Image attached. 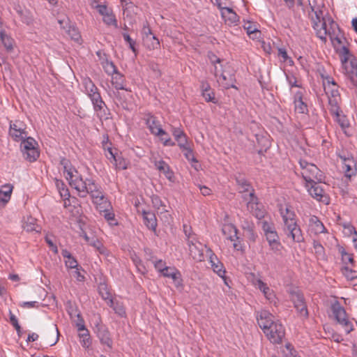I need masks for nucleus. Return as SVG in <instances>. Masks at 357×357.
Instances as JSON below:
<instances>
[{"label": "nucleus", "mask_w": 357, "mask_h": 357, "mask_svg": "<svg viewBox=\"0 0 357 357\" xmlns=\"http://www.w3.org/2000/svg\"><path fill=\"white\" fill-rule=\"evenodd\" d=\"M70 317L73 321L75 324L76 327L79 331L84 330L86 328L84 326V321L79 312H77V310H72L69 312Z\"/></svg>", "instance_id": "nucleus-37"}, {"label": "nucleus", "mask_w": 357, "mask_h": 357, "mask_svg": "<svg viewBox=\"0 0 357 357\" xmlns=\"http://www.w3.org/2000/svg\"><path fill=\"white\" fill-rule=\"evenodd\" d=\"M294 102L296 112L300 114H307L308 112L307 105L303 100V93L301 91L296 93Z\"/></svg>", "instance_id": "nucleus-26"}, {"label": "nucleus", "mask_w": 357, "mask_h": 357, "mask_svg": "<svg viewBox=\"0 0 357 357\" xmlns=\"http://www.w3.org/2000/svg\"><path fill=\"white\" fill-rule=\"evenodd\" d=\"M291 301L294 304L298 316L302 319H307L309 317V312L303 293L300 291H292L291 292Z\"/></svg>", "instance_id": "nucleus-9"}, {"label": "nucleus", "mask_w": 357, "mask_h": 357, "mask_svg": "<svg viewBox=\"0 0 357 357\" xmlns=\"http://www.w3.org/2000/svg\"><path fill=\"white\" fill-rule=\"evenodd\" d=\"M180 149L183 152L185 158L190 162H192V166L196 170H198V160L196 159L194 155L193 150L191 146V143H189L185 145L183 147H181Z\"/></svg>", "instance_id": "nucleus-30"}, {"label": "nucleus", "mask_w": 357, "mask_h": 357, "mask_svg": "<svg viewBox=\"0 0 357 357\" xmlns=\"http://www.w3.org/2000/svg\"><path fill=\"white\" fill-rule=\"evenodd\" d=\"M125 79L123 76L117 72L116 74L112 75V84L116 90H124Z\"/></svg>", "instance_id": "nucleus-43"}, {"label": "nucleus", "mask_w": 357, "mask_h": 357, "mask_svg": "<svg viewBox=\"0 0 357 357\" xmlns=\"http://www.w3.org/2000/svg\"><path fill=\"white\" fill-rule=\"evenodd\" d=\"M74 188L79 192L82 197H85L87 194L91 195L94 203L97 204L106 202L101 187L92 178L83 180L82 178H79L75 182Z\"/></svg>", "instance_id": "nucleus-3"}, {"label": "nucleus", "mask_w": 357, "mask_h": 357, "mask_svg": "<svg viewBox=\"0 0 357 357\" xmlns=\"http://www.w3.org/2000/svg\"><path fill=\"white\" fill-rule=\"evenodd\" d=\"M299 163L302 169L301 175L306 184L321 182L323 178L322 173L315 165L302 160H300Z\"/></svg>", "instance_id": "nucleus-4"}, {"label": "nucleus", "mask_w": 357, "mask_h": 357, "mask_svg": "<svg viewBox=\"0 0 357 357\" xmlns=\"http://www.w3.org/2000/svg\"><path fill=\"white\" fill-rule=\"evenodd\" d=\"M122 36L126 41V43L128 45L129 48L132 50V52L136 56L138 53V50L136 47V41L131 38L130 35L128 33H122Z\"/></svg>", "instance_id": "nucleus-49"}, {"label": "nucleus", "mask_w": 357, "mask_h": 357, "mask_svg": "<svg viewBox=\"0 0 357 357\" xmlns=\"http://www.w3.org/2000/svg\"><path fill=\"white\" fill-rule=\"evenodd\" d=\"M116 168L120 169H126L128 168V162L121 155H116L113 160Z\"/></svg>", "instance_id": "nucleus-52"}, {"label": "nucleus", "mask_w": 357, "mask_h": 357, "mask_svg": "<svg viewBox=\"0 0 357 357\" xmlns=\"http://www.w3.org/2000/svg\"><path fill=\"white\" fill-rule=\"evenodd\" d=\"M93 107V109L96 113L97 117L102 121H106L111 118V113L109 109L107 107L105 102L103 101L101 96L92 100H91Z\"/></svg>", "instance_id": "nucleus-12"}, {"label": "nucleus", "mask_w": 357, "mask_h": 357, "mask_svg": "<svg viewBox=\"0 0 357 357\" xmlns=\"http://www.w3.org/2000/svg\"><path fill=\"white\" fill-rule=\"evenodd\" d=\"M143 41L146 47L149 50L158 49L160 41L154 35H148L143 37Z\"/></svg>", "instance_id": "nucleus-39"}, {"label": "nucleus", "mask_w": 357, "mask_h": 357, "mask_svg": "<svg viewBox=\"0 0 357 357\" xmlns=\"http://www.w3.org/2000/svg\"><path fill=\"white\" fill-rule=\"evenodd\" d=\"M104 212V218L109 222V223L112 225H116L118 223L115 220V215L113 212L109 210L105 209L103 211Z\"/></svg>", "instance_id": "nucleus-57"}, {"label": "nucleus", "mask_w": 357, "mask_h": 357, "mask_svg": "<svg viewBox=\"0 0 357 357\" xmlns=\"http://www.w3.org/2000/svg\"><path fill=\"white\" fill-rule=\"evenodd\" d=\"M189 246L190 255L193 259L197 261H202L204 260V252L202 249V244L198 242L194 237L192 239L188 240Z\"/></svg>", "instance_id": "nucleus-18"}, {"label": "nucleus", "mask_w": 357, "mask_h": 357, "mask_svg": "<svg viewBox=\"0 0 357 357\" xmlns=\"http://www.w3.org/2000/svg\"><path fill=\"white\" fill-rule=\"evenodd\" d=\"M334 116L335 120L338 123L341 128H348L349 126V121L347 116L343 114L342 109L337 114H331Z\"/></svg>", "instance_id": "nucleus-47"}, {"label": "nucleus", "mask_w": 357, "mask_h": 357, "mask_svg": "<svg viewBox=\"0 0 357 357\" xmlns=\"http://www.w3.org/2000/svg\"><path fill=\"white\" fill-rule=\"evenodd\" d=\"M243 199L248 202L247 208L257 219L264 218L266 211L264 206L258 202V198L255 196V190H252L250 194L243 195Z\"/></svg>", "instance_id": "nucleus-8"}, {"label": "nucleus", "mask_w": 357, "mask_h": 357, "mask_svg": "<svg viewBox=\"0 0 357 357\" xmlns=\"http://www.w3.org/2000/svg\"><path fill=\"white\" fill-rule=\"evenodd\" d=\"M341 271L350 282L352 281L355 276H357V271L349 268L348 266H344L342 268Z\"/></svg>", "instance_id": "nucleus-55"}, {"label": "nucleus", "mask_w": 357, "mask_h": 357, "mask_svg": "<svg viewBox=\"0 0 357 357\" xmlns=\"http://www.w3.org/2000/svg\"><path fill=\"white\" fill-rule=\"evenodd\" d=\"M103 68L106 73H107L108 75H113L118 72L116 67L112 61H107L103 65Z\"/></svg>", "instance_id": "nucleus-56"}, {"label": "nucleus", "mask_w": 357, "mask_h": 357, "mask_svg": "<svg viewBox=\"0 0 357 357\" xmlns=\"http://www.w3.org/2000/svg\"><path fill=\"white\" fill-rule=\"evenodd\" d=\"M96 333L102 344L107 345L109 349L112 347V340L107 328L101 324L96 326Z\"/></svg>", "instance_id": "nucleus-19"}, {"label": "nucleus", "mask_w": 357, "mask_h": 357, "mask_svg": "<svg viewBox=\"0 0 357 357\" xmlns=\"http://www.w3.org/2000/svg\"><path fill=\"white\" fill-rule=\"evenodd\" d=\"M265 335L273 344H280L285 336V329L282 324L277 321L268 331H265Z\"/></svg>", "instance_id": "nucleus-10"}, {"label": "nucleus", "mask_w": 357, "mask_h": 357, "mask_svg": "<svg viewBox=\"0 0 357 357\" xmlns=\"http://www.w3.org/2000/svg\"><path fill=\"white\" fill-rule=\"evenodd\" d=\"M98 293L103 300L107 303L112 299V293L107 284L105 282H100L98 285Z\"/></svg>", "instance_id": "nucleus-44"}, {"label": "nucleus", "mask_w": 357, "mask_h": 357, "mask_svg": "<svg viewBox=\"0 0 357 357\" xmlns=\"http://www.w3.org/2000/svg\"><path fill=\"white\" fill-rule=\"evenodd\" d=\"M24 229L26 231H38V226L36 224V220L33 218H29L23 225Z\"/></svg>", "instance_id": "nucleus-51"}, {"label": "nucleus", "mask_w": 357, "mask_h": 357, "mask_svg": "<svg viewBox=\"0 0 357 357\" xmlns=\"http://www.w3.org/2000/svg\"><path fill=\"white\" fill-rule=\"evenodd\" d=\"M254 284L261 291L264 295V296L270 301H272L274 298L275 295L273 294V291L272 289H271L268 285L264 283L261 280L257 279L255 282Z\"/></svg>", "instance_id": "nucleus-31"}, {"label": "nucleus", "mask_w": 357, "mask_h": 357, "mask_svg": "<svg viewBox=\"0 0 357 357\" xmlns=\"http://www.w3.org/2000/svg\"><path fill=\"white\" fill-rule=\"evenodd\" d=\"M103 22L107 25H112L115 28H118L117 20L116 19L115 15L112 13V12H110L109 14H107L105 16L103 17Z\"/></svg>", "instance_id": "nucleus-54"}, {"label": "nucleus", "mask_w": 357, "mask_h": 357, "mask_svg": "<svg viewBox=\"0 0 357 357\" xmlns=\"http://www.w3.org/2000/svg\"><path fill=\"white\" fill-rule=\"evenodd\" d=\"M107 305L112 307L116 314H117L119 316L123 317L126 316V309L123 304V303L114 300L113 298L107 301Z\"/></svg>", "instance_id": "nucleus-35"}, {"label": "nucleus", "mask_w": 357, "mask_h": 357, "mask_svg": "<svg viewBox=\"0 0 357 357\" xmlns=\"http://www.w3.org/2000/svg\"><path fill=\"white\" fill-rule=\"evenodd\" d=\"M329 105V112L331 114H337L340 112V104L342 102L341 97L328 98Z\"/></svg>", "instance_id": "nucleus-40"}, {"label": "nucleus", "mask_w": 357, "mask_h": 357, "mask_svg": "<svg viewBox=\"0 0 357 357\" xmlns=\"http://www.w3.org/2000/svg\"><path fill=\"white\" fill-rule=\"evenodd\" d=\"M215 75L217 77L218 84L224 89L236 88L234 85L235 77L234 75L223 71L218 75L217 66H215Z\"/></svg>", "instance_id": "nucleus-17"}, {"label": "nucleus", "mask_w": 357, "mask_h": 357, "mask_svg": "<svg viewBox=\"0 0 357 357\" xmlns=\"http://www.w3.org/2000/svg\"><path fill=\"white\" fill-rule=\"evenodd\" d=\"M342 254V259L344 264L349 263L351 264L352 266H354V257L353 255L347 253L344 250H342L341 252Z\"/></svg>", "instance_id": "nucleus-59"}, {"label": "nucleus", "mask_w": 357, "mask_h": 357, "mask_svg": "<svg viewBox=\"0 0 357 357\" xmlns=\"http://www.w3.org/2000/svg\"><path fill=\"white\" fill-rule=\"evenodd\" d=\"M221 14L225 21H229L230 23H236L238 21V16L231 8H224L222 9Z\"/></svg>", "instance_id": "nucleus-41"}, {"label": "nucleus", "mask_w": 357, "mask_h": 357, "mask_svg": "<svg viewBox=\"0 0 357 357\" xmlns=\"http://www.w3.org/2000/svg\"><path fill=\"white\" fill-rule=\"evenodd\" d=\"M222 232L223 235L231 241H236L238 240V237L237 236L238 229L232 224L224 225L222 228Z\"/></svg>", "instance_id": "nucleus-28"}, {"label": "nucleus", "mask_w": 357, "mask_h": 357, "mask_svg": "<svg viewBox=\"0 0 357 357\" xmlns=\"http://www.w3.org/2000/svg\"><path fill=\"white\" fill-rule=\"evenodd\" d=\"M280 213L284 222L283 231L287 237L291 238L294 242L301 243L304 237L300 226L297 223L295 212L288 205L280 208Z\"/></svg>", "instance_id": "nucleus-1"}, {"label": "nucleus", "mask_w": 357, "mask_h": 357, "mask_svg": "<svg viewBox=\"0 0 357 357\" xmlns=\"http://www.w3.org/2000/svg\"><path fill=\"white\" fill-rule=\"evenodd\" d=\"M328 98L341 97L340 93L338 91V87H326L324 89Z\"/></svg>", "instance_id": "nucleus-58"}, {"label": "nucleus", "mask_w": 357, "mask_h": 357, "mask_svg": "<svg viewBox=\"0 0 357 357\" xmlns=\"http://www.w3.org/2000/svg\"><path fill=\"white\" fill-rule=\"evenodd\" d=\"M155 167L169 181H172L174 176V172L170 169L169 165L162 160L155 161Z\"/></svg>", "instance_id": "nucleus-25"}, {"label": "nucleus", "mask_w": 357, "mask_h": 357, "mask_svg": "<svg viewBox=\"0 0 357 357\" xmlns=\"http://www.w3.org/2000/svg\"><path fill=\"white\" fill-rule=\"evenodd\" d=\"M65 264L66 266L69 268H77L78 266L77 260L73 256L66 259L65 260Z\"/></svg>", "instance_id": "nucleus-64"}, {"label": "nucleus", "mask_w": 357, "mask_h": 357, "mask_svg": "<svg viewBox=\"0 0 357 357\" xmlns=\"http://www.w3.org/2000/svg\"><path fill=\"white\" fill-rule=\"evenodd\" d=\"M243 229L245 233L246 237L252 242L256 241L257 234L255 231V225L252 222L245 221L243 225Z\"/></svg>", "instance_id": "nucleus-34"}, {"label": "nucleus", "mask_w": 357, "mask_h": 357, "mask_svg": "<svg viewBox=\"0 0 357 357\" xmlns=\"http://www.w3.org/2000/svg\"><path fill=\"white\" fill-rule=\"evenodd\" d=\"M202 96L204 98L205 100L207 102H212L215 103V98L214 92L211 89L210 91H206L202 93Z\"/></svg>", "instance_id": "nucleus-62"}, {"label": "nucleus", "mask_w": 357, "mask_h": 357, "mask_svg": "<svg viewBox=\"0 0 357 357\" xmlns=\"http://www.w3.org/2000/svg\"><path fill=\"white\" fill-rule=\"evenodd\" d=\"M172 135L174 137L177 144L181 147L189 144L188 138L184 131L180 128H173L172 130Z\"/></svg>", "instance_id": "nucleus-29"}, {"label": "nucleus", "mask_w": 357, "mask_h": 357, "mask_svg": "<svg viewBox=\"0 0 357 357\" xmlns=\"http://www.w3.org/2000/svg\"><path fill=\"white\" fill-rule=\"evenodd\" d=\"M271 250L277 253L281 250L282 245L280 242V238L276 229L268 232L265 235Z\"/></svg>", "instance_id": "nucleus-23"}, {"label": "nucleus", "mask_w": 357, "mask_h": 357, "mask_svg": "<svg viewBox=\"0 0 357 357\" xmlns=\"http://www.w3.org/2000/svg\"><path fill=\"white\" fill-rule=\"evenodd\" d=\"M37 146L36 141L31 137H27L21 142L20 148L25 160L31 162L38 158L40 153Z\"/></svg>", "instance_id": "nucleus-6"}, {"label": "nucleus", "mask_w": 357, "mask_h": 357, "mask_svg": "<svg viewBox=\"0 0 357 357\" xmlns=\"http://www.w3.org/2000/svg\"><path fill=\"white\" fill-rule=\"evenodd\" d=\"M262 229L264 232V235L268 234V232H271L272 231H274L275 229V227L274 226V224L272 222H268L267 221H263L262 222Z\"/></svg>", "instance_id": "nucleus-61"}, {"label": "nucleus", "mask_w": 357, "mask_h": 357, "mask_svg": "<svg viewBox=\"0 0 357 357\" xmlns=\"http://www.w3.org/2000/svg\"><path fill=\"white\" fill-rule=\"evenodd\" d=\"M144 224L146 227L153 231H155L157 227V220L153 213L144 211L142 212Z\"/></svg>", "instance_id": "nucleus-32"}, {"label": "nucleus", "mask_w": 357, "mask_h": 357, "mask_svg": "<svg viewBox=\"0 0 357 357\" xmlns=\"http://www.w3.org/2000/svg\"><path fill=\"white\" fill-rule=\"evenodd\" d=\"M0 39L8 51H11L13 49V39L7 36L5 31L0 32Z\"/></svg>", "instance_id": "nucleus-50"}, {"label": "nucleus", "mask_w": 357, "mask_h": 357, "mask_svg": "<svg viewBox=\"0 0 357 357\" xmlns=\"http://www.w3.org/2000/svg\"><path fill=\"white\" fill-rule=\"evenodd\" d=\"M79 334V337H80V343L82 346L86 349H88L91 347L92 340L90 337L89 332L87 328L84 330H82Z\"/></svg>", "instance_id": "nucleus-46"}, {"label": "nucleus", "mask_w": 357, "mask_h": 357, "mask_svg": "<svg viewBox=\"0 0 357 357\" xmlns=\"http://www.w3.org/2000/svg\"><path fill=\"white\" fill-rule=\"evenodd\" d=\"M338 54L340 58L342 66H345L347 63L351 62L355 56L351 53L348 47L342 46L339 50Z\"/></svg>", "instance_id": "nucleus-36"}, {"label": "nucleus", "mask_w": 357, "mask_h": 357, "mask_svg": "<svg viewBox=\"0 0 357 357\" xmlns=\"http://www.w3.org/2000/svg\"><path fill=\"white\" fill-rule=\"evenodd\" d=\"M344 74L350 79L353 85L357 89V60L353 58L351 62L342 66Z\"/></svg>", "instance_id": "nucleus-20"}, {"label": "nucleus", "mask_w": 357, "mask_h": 357, "mask_svg": "<svg viewBox=\"0 0 357 357\" xmlns=\"http://www.w3.org/2000/svg\"><path fill=\"white\" fill-rule=\"evenodd\" d=\"M236 183L239 187V192L241 193L250 192L254 190L250 183L244 178H237Z\"/></svg>", "instance_id": "nucleus-45"}, {"label": "nucleus", "mask_w": 357, "mask_h": 357, "mask_svg": "<svg viewBox=\"0 0 357 357\" xmlns=\"http://www.w3.org/2000/svg\"><path fill=\"white\" fill-rule=\"evenodd\" d=\"M160 139L162 142L164 146H174L176 145L175 142L172 140L168 133L167 135H158Z\"/></svg>", "instance_id": "nucleus-60"}, {"label": "nucleus", "mask_w": 357, "mask_h": 357, "mask_svg": "<svg viewBox=\"0 0 357 357\" xmlns=\"http://www.w3.org/2000/svg\"><path fill=\"white\" fill-rule=\"evenodd\" d=\"M336 154L342 161L345 176L349 178L355 176L357 174V166L353 155L345 150L338 151Z\"/></svg>", "instance_id": "nucleus-5"}, {"label": "nucleus", "mask_w": 357, "mask_h": 357, "mask_svg": "<svg viewBox=\"0 0 357 357\" xmlns=\"http://www.w3.org/2000/svg\"><path fill=\"white\" fill-rule=\"evenodd\" d=\"M211 263L213 268V270L215 273H216L220 277L225 280V284H227L225 278V274L226 273L225 269L224 268L223 264L218 261V259L215 257L213 259L212 257H211Z\"/></svg>", "instance_id": "nucleus-38"}, {"label": "nucleus", "mask_w": 357, "mask_h": 357, "mask_svg": "<svg viewBox=\"0 0 357 357\" xmlns=\"http://www.w3.org/2000/svg\"><path fill=\"white\" fill-rule=\"evenodd\" d=\"M308 2L313 13L311 16L312 27L317 36L325 43L329 33L326 29V22L323 14L324 0H308Z\"/></svg>", "instance_id": "nucleus-2"}, {"label": "nucleus", "mask_w": 357, "mask_h": 357, "mask_svg": "<svg viewBox=\"0 0 357 357\" xmlns=\"http://www.w3.org/2000/svg\"><path fill=\"white\" fill-rule=\"evenodd\" d=\"M308 231L314 235L327 233V230L324 224L315 215L310 217L309 220Z\"/></svg>", "instance_id": "nucleus-22"}, {"label": "nucleus", "mask_w": 357, "mask_h": 357, "mask_svg": "<svg viewBox=\"0 0 357 357\" xmlns=\"http://www.w3.org/2000/svg\"><path fill=\"white\" fill-rule=\"evenodd\" d=\"M162 275L164 277L172 278L176 287L182 286L181 274L176 268L169 266Z\"/></svg>", "instance_id": "nucleus-24"}, {"label": "nucleus", "mask_w": 357, "mask_h": 357, "mask_svg": "<svg viewBox=\"0 0 357 357\" xmlns=\"http://www.w3.org/2000/svg\"><path fill=\"white\" fill-rule=\"evenodd\" d=\"M313 248L314 249L315 255L318 259H326L324 248L318 241L314 240Z\"/></svg>", "instance_id": "nucleus-48"}, {"label": "nucleus", "mask_w": 357, "mask_h": 357, "mask_svg": "<svg viewBox=\"0 0 357 357\" xmlns=\"http://www.w3.org/2000/svg\"><path fill=\"white\" fill-rule=\"evenodd\" d=\"M154 266L155 269L161 274H162L165 271V269H167V268L169 267L166 266L165 263L161 259L156 261L154 263Z\"/></svg>", "instance_id": "nucleus-63"}, {"label": "nucleus", "mask_w": 357, "mask_h": 357, "mask_svg": "<svg viewBox=\"0 0 357 357\" xmlns=\"http://www.w3.org/2000/svg\"><path fill=\"white\" fill-rule=\"evenodd\" d=\"M61 165L63 167V174L68 181L69 184L71 187L74 188V183L76 181L79 179V176L74 174V172L77 174V170L73 167L71 162L67 158H63L60 160Z\"/></svg>", "instance_id": "nucleus-15"}, {"label": "nucleus", "mask_w": 357, "mask_h": 357, "mask_svg": "<svg viewBox=\"0 0 357 357\" xmlns=\"http://www.w3.org/2000/svg\"><path fill=\"white\" fill-rule=\"evenodd\" d=\"M66 32L68 33V35L71 38V39L76 42H79L81 39L80 33L78 29L75 26H70L68 29L66 30Z\"/></svg>", "instance_id": "nucleus-53"}, {"label": "nucleus", "mask_w": 357, "mask_h": 357, "mask_svg": "<svg viewBox=\"0 0 357 357\" xmlns=\"http://www.w3.org/2000/svg\"><path fill=\"white\" fill-rule=\"evenodd\" d=\"M13 185L10 183H6L1 186L0 188V202L3 204H7L11 197Z\"/></svg>", "instance_id": "nucleus-33"}, {"label": "nucleus", "mask_w": 357, "mask_h": 357, "mask_svg": "<svg viewBox=\"0 0 357 357\" xmlns=\"http://www.w3.org/2000/svg\"><path fill=\"white\" fill-rule=\"evenodd\" d=\"M151 198L152 204L158 212L162 213L167 211V206L158 195H153Z\"/></svg>", "instance_id": "nucleus-42"}, {"label": "nucleus", "mask_w": 357, "mask_h": 357, "mask_svg": "<svg viewBox=\"0 0 357 357\" xmlns=\"http://www.w3.org/2000/svg\"><path fill=\"white\" fill-rule=\"evenodd\" d=\"M256 318L258 325L264 333L277 321H274L273 315L267 310H261L257 313Z\"/></svg>", "instance_id": "nucleus-13"}, {"label": "nucleus", "mask_w": 357, "mask_h": 357, "mask_svg": "<svg viewBox=\"0 0 357 357\" xmlns=\"http://www.w3.org/2000/svg\"><path fill=\"white\" fill-rule=\"evenodd\" d=\"M144 120L151 134L154 135H167V132L162 128L160 121L151 113L145 114Z\"/></svg>", "instance_id": "nucleus-16"}, {"label": "nucleus", "mask_w": 357, "mask_h": 357, "mask_svg": "<svg viewBox=\"0 0 357 357\" xmlns=\"http://www.w3.org/2000/svg\"><path fill=\"white\" fill-rule=\"evenodd\" d=\"M116 103L117 106L123 109L131 111L135 107L134 98L130 90L124 89V91H117L115 93Z\"/></svg>", "instance_id": "nucleus-11"}, {"label": "nucleus", "mask_w": 357, "mask_h": 357, "mask_svg": "<svg viewBox=\"0 0 357 357\" xmlns=\"http://www.w3.org/2000/svg\"><path fill=\"white\" fill-rule=\"evenodd\" d=\"M9 135L15 142H22L28 137L25 128L20 121H16L13 123H10Z\"/></svg>", "instance_id": "nucleus-14"}, {"label": "nucleus", "mask_w": 357, "mask_h": 357, "mask_svg": "<svg viewBox=\"0 0 357 357\" xmlns=\"http://www.w3.org/2000/svg\"><path fill=\"white\" fill-rule=\"evenodd\" d=\"M319 182L312 183H307L306 187L308 188L310 195L314 199L321 201L324 197V191L323 188L318 184Z\"/></svg>", "instance_id": "nucleus-27"}, {"label": "nucleus", "mask_w": 357, "mask_h": 357, "mask_svg": "<svg viewBox=\"0 0 357 357\" xmlns=\"http://www.w3.org/2000/svg\"><path fill=\"white\" fill-rule=\"evenodd\" d=\"M82 85L84 88V92L91 100L100 97V94L98 87L89 77H84L82 79Z\"/></svg>", "instance_id": "nucleus-21"}, {"label": "nucleus", "mask_w": 357, "mask_h": 357, "mask_svg": "<svg viewBox=\"0 0 357 357\" xmlns=\"http://www.w3.org/2000/svg\"><path fill=\"white\" fill-rule=\"evenodd\" d=\"M331 310L335 320L344 328L347 333L353 331V325L348 319L344 307L339 301H335L331 305Z\"/></svg>", "instance_id": "nucleus-7"}]
</instances>
